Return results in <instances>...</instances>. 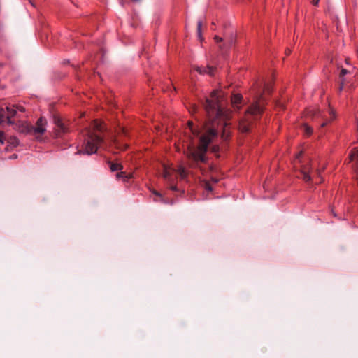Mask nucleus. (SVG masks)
Here are the masks:
<instances>
[{"mask_svg":"<svg viewBox=\"0 0 358 358\" xmlns=\"http://www.w3.org/2000/svg\"><path fill=\"white\" fill-rule=\"evenodd\" d=\"M218 130L212 127H206L205 132L199 138V145L197 147L188 145L187 157L193 163H205L206 162V153L208 145L217 136Z\"/></svg>","mask_w":358,"mask_h":358,"instance_id":"1","label":"nucleus"},{"mask_svg":"<svg viewBox=\"0 0 358 358\" xmlns=\"http://www.w3.org/2000/svg\"><path fill=\"white\" fill-rule=\"evenodd\" d=\"M220 92L213 90L211 92L210 98H207L206 100L205 110L209 119L213 121L224 115V112L220 105Z\"/></svg>","mask_w":358,"mask_h":358,"instance_id":"2","label":"nucleus"},{"mask_svg":"<svg viewBox=\"0 0 358 358\" xmlns=\"http://www.w3.org/2000/svg\"><path fill=\"white\" fill-rule=\"evenodd\" d=\"M262 113V109L258 101H257L255 104L252 105L248 109V110L245 112L244 118L240 121L239 130L242 133L248 132L252 121L256 118V116L260 115Z\"/></svg>","mask_w":358,"mask_h":358,"instance_id":"3","label":"nucleus"},{"mask_svg":"<svg viewBox=\"0 0 358 358\" xmlns=\"http://www.w3.org/2000/svg\"><path fill=\"white\" fill-rule=\"evenodd\" d=\"M103 139L92 131H88V137L85 143L84 149L79 151L78 153L92 155L95 153L102 143Z\"/></svg>","mask_w":358,"mask_h":358,"instance_id":"4","label":"nucleus"},{"mask_svg":"<svg viewBox=\"0 0 358 358\" xmlns=\"http://www.w3.org/2000/svg\"><path fill=\"white\" fill-rule=\"evenodd\" d=\"M47 121L43 117H40L36 124V126L31 127V131L35 134L42 135L46 131Z\"/></svg>","mask_w":358,"mask_h":358,"instance_id":"5","label":"nucleus"},{"mask_svg":"<svg viewBox=\"0 0 358 358\" xmlns=\"http://www.w3.org/2000/svg\"><path fill=\"white\" fill-rule=\"evenodd\" d=\"M54 122L56 126L55 132L57 136H60L62 134H64L67 131L66 127L64 126L60 118L55 117Z\"/></svg>","mask_w":358,"mask_h":358,"instance_id":"6","label":"nucleus"},{"mask_svg":"<svg viewBox=\"0 0 358 358\" xmlns=\"http://www.w3.org/2000/svg\"><path fill=\"white\" fill-rule=\"evenodd\" d=\"M311 166L310 164H304L301 166V173L302 174V178L305 182H309L311 180V176L310 171Z\"/></svg>","mask_w":358,"mask_h":358,"instance_id":"7","label":"nucleus"},{"mask_svg":"<svg viewBox=\"0 0 358 358\" xmlns=\"http://www.w3.org/2000/svg\"><path fill=\"white\" fill-rule=\"evenodd\" d=\"M6 111V117L7 120V122L8 124H13L14 122L11 120L12 117H13L16 115V110L11 107H6V109H4Z\"/></svg>","mask_w":358,"mask_h":358,"instance_id":"8","label":"nucleus"},{"mask_svg":"<svg viewBox=\"0 0 358 358\" xmlns=\"http://www.w3.org/2000/svg\"><path fill=\"white\" fill-rule=\"evenodd\" d=\"M261 86L259 87V89L257 90V89H255V91H256L255 95V101L252 105L255 104L257 101H258L259 106H261L262 109L263 110V106L262 104V102L263 101V94L261 91Z\"/></svg>","mask_w":358,"mask_h":358,"instance_id":"9","label":"nucleus"},{"mask_svg":"<svg viewBox=\"0 0 358 358\" xmlns=\"http://www.w3.org/2000/svg\"><path fill=\"white\" fill-rule=\"evenodd\" d=\"M162 166L163 167V173H162L163 178L165 180H168L169 182H171V169L170 168L169 166H168L165 164H162Z\"/></svg>","mask_w":358,"mask_h":358,"instance_id":"10","label":"nucleus"},{"mask_svg":"<svg viewBox=\"0 0 358 358\" xmlns=\"http://www.w3.org/2000/svg\"><path fill=\"white\" fill-rule=\"evenodd\" d=\"M196 71H198L200 74H204L207 73L210 76H213L214 74V69L212 66H207V67H196Z\"/></svg>","mask_w":358,"mask_h":358,"instance_id":"11","label":"nucleus"},{"mask_svg":"<svg viewBox=\"0 0 358 358\" xmlns=\"http://www.w3.org/2000/svg\"><path fill=\"white\" fill-rule=\"evenodd\" d=\"M133 175L131 173H127L126 172H119L116 174L117 179H122L124 181H127L129 179L131 178Z\"/></svg>","mask_w":358,"mask_h":358,"instance_id":"12","label":"nucleus"},{"mask_svg":"<svg viewBox=\"0 0 358 358\" xmlns=\"http://www.w3.org/2000/svg\"><path fill=\"white\" fill-rule=\"evenodd\" d=\"M242 96L241 94H235L231 98V103L234 107L238 108V104L241 103Z\"/></svg>","mask_w":358,"mask_h":358,"instance_id":"13","label":"nucleus"},{"mask_svg":"<svg viewBox=\"0 0 358 358\" xmlns=\"http://www.w3.org/2000/svg\"><path fill=\"white\" fill-rule=\"evenodd\" d=\"M108 164L111 171H116L118 170H122L123 169L122 165L119 163H113L110 161H108Z\"/></svg>","mask_w":358,"mask_h":358,"instance_id":"14","label":"nucleus"},{"mask_svg":"<svg viewBox=\"0 0 358 358\" xmlns=\"http://www.w3.org/2000/svg\"><path fill=\"white\" fill-rule=\"evenodd\" d=\"M17 125L22 126L20 130L22 132H32V131H31V127L29 126V124L27 122H19Z\"/></svg>","mask_w":358,"mask_h":358,"instance_id":"15","label":"nucleus"},{"mask_svg":"<svg viewBox=\"0 0 358 358\" xmlns=\"http://www.w3.org/2000/svg\"><path fill=\"white\" fill-rule=\"evenodd\" d=\"M177 172L178 173L182 179L185 178L187 175L186 169L182 165H180L178 166Z\"/></svg>","mask_w":358,"mask_h":358,"instance_id":"16","label":"nucleus"},{"mask_svg":"<svg viewBox=\"0 0 358 358\" xmlns=\"http://www.w3.org/2000/svg\"><path fill=\"white\" fill-rule=\"evenodd\" d=\"M350 161H353L358 158V148H355L352 151L349 156Z\"/></svg>","mask_w":358,"mask_h":358,"instance_id":"17","label":"nucleus"},{"mask_svg":"<svg viewBox=\"0 0 358 358\" xmlns=\"http://www.w3.org/2000/svg\"><path fill=\"white\" fill-rule=\"evenodd\" d=\"M92 127H93L94 129L96 130V131H101L103 129V126H102L101 122H100L97 120H94L93 122Z\"/></svg>","mask_w":358,"mask_h":358,"instance_id":"18","label":"nucleus"},{"mask_svg":"<svg viewBox=\"0 0 358 358\" xmlns=\"http://www.w3.org/2000/svg\"><path fill=\"white\" fill-rule=\"evenodd\" d=\"M189 129V131L195 136H198L199 134V131L196 129L193 128V124L192 122H188Z\"/></svg>","mask_w":358,"mask_h":358,"instance_id":"19","label":"nucleus"},{"mask_svg":"<svg viewBox=\"0 0 358 358\" xmlns=\"http://www.w3.org/2000/svg\"><path fill=\"white\" fill-rule=\"evenodd\" d=\"M9 143L13 147H16V146H17L19 145V141H18V139L16 137H11L9 139Z\"/></svg>","mask_w":358,"mask_h":358,"instance_id":"20","label":"nucleus"},{"mask_svg":"<svg viewBox=\"0 0 358 358\" xmlns=\"http://www.w3.org/2000/svg\"><path fill=\"white\" fill-rule=\"evenodd\" d=\"M201 27H202V22L201 21H199L197 22V34H198V37L201 40L202 38V36H201Z\"/></svg>","mask_w":358,"mask_h":358,"instance_id":"21","label":"nucleus"},{"mask_svg":"<svg viewBox=\"0 0 358 358\" xmlns=\"http://www.w3.org/2000/svg\"><path fill=\"white\" fill-rule=\"evenodd\" d=\"M6 118V111L4 109H1L0 112V124L4 122Z\"/></svg>","mask_w":358,"mask_h":358,"instance_id":"22","label":"nucleus"},{"mask_svg":"<svg viewBox=\"0 0 358 358\" xmlns=\"http://www.w3.org/2000/svg\"><path fill=\"white\" fill-rule=\"evenodd\" d=\"M304 130L307 135H310L313 132L312 128L308 127V125H304Z\"/></svg>","mask_w":358,"mask_h":358,"instance_id":"23","label":"nucleus"},{"mask_svg":"<svg viewBox=\"0 0 358 358\" xmlns=\"http://www.w3.org/2000/svg\"><path fill=\"white\" fill-rule=\"evenodd\" d=\"M5 134L3 131H0V144L3 143V141L5 139Z\"/></svg>","mask_w":358,"mask_h":358,"instance_id":"24","label":"nucleus"},{"mask_svg":"<svg viewBox=\"0 0 358 358\" xmlns=\"http://www.w3.org/2000/svg\"><path fill=\"white\" fill-rule=\"evenodd\" d=\"M348 71L345 69H342L340 73V77L343 78L345 74H347Z\"/></svg>","mask_w":358,"mask_h":358,"instance_id":"25","label":"nucleus"},{"mask_svg":"<svg viewBox=\"0 0 358 358\" xmlns=\"http://www.w3.org/2000/svg\"><path fill=\"white\" fill-rule=\"evenodd\" d=\"M227 136H228V134H227V132H226V129H225V128H224V129H223V132H222V138L223 139L226 140V139H227Z\"/></svg>","mask_w":358,"mask_h":358,"instance_id":"26","label":"nucleus"},{"mask_svg":"<svg viewBox=\"0 0 358 358\" xmlns=\"http://www.w3.org/2000/svg\"><path fill=\"white\" fill-rule=\"evenodd\" d=\"M343 87H344V79L342 78L341 80L339 90L341 91Z\"/></svg>","mask_w":358,"mask_h":358,"instance_id":"27","label":"nucleus"},{"mask_svg":"<svg viewBox=\"0 0 358 358\" xmlns=\"http://www.w3.org/2000/svg\"><path fill=\"white\" fill-rule=\"evenodd\" d=\"M234 40H235V38H234V37L232 36H231V38L229 39V41L228 46L231 45L233 44V43L234 42Z\"/></svg>","mask_w":358,"mask_h":358,"instance_id":"28","label":"nucleus"},{"mask_svg":"<svg viewBox=\"0 0 358 358\" xmlns=\"http://www.w3.org/2000/svg\"><path fill=\"white\" fill-rule=\"evenodd\" d=\"M214 39L216 42H220L222 41V38L219 37L218 36H215Z\"/></svg>","mask_w":358,"mask_h":358,"instance_id":"29","label":"nucleus"},{"mask_svg":"<svg viewBox=\"0 0 358 358\" xmlns=\"http://www.w3.org/2000/svg\"><path fill=\"white\" fill-rule=\"evenodd\" d=\"M17 109L21 112H24L25 110L24 108L22 106H17Z\"/></svg>","mask_w":358,"mask_h":358,"instance_id":"30","label":"nucleus"},{"mask_svg":"<svg viewBox=\"0 0 358 358\" xmlns=\"http://www.w3.org/2000/svg\"><path fill=\"white\" fill-rule=\"evenodd\" d=\"M320 0H312V3L315 6L317 5Z\"/></svg>","mask_w":358,"mask_h":358,"instance_id":"31","label":"nucleus"},{"mask_svg":"<svg viewBox=\"0 0 358 358\" xmlns=\"http://www.w3.org/2000/svg\"><path fill=\"white\" fill-rule=\"evenodd\" d=\"M302 155V152H299L297 155H296V159L298 160H299V158L301 157V156Z\"/></svg>","mask_w":358,"mask_h":358,"instance_id":"32","label":"nucleus"},{"mask_svg":"<svg viewBox=\"0 0 358 358\" xmlns=\"http://www.w3.org/2000/svg\"><path fill=\"white\" fill-rule=\"evenodd\" d=\"M170 188L173 191H176L177 189V187L176 185H171Z\"/></svg>","mask_w":358,"mask_h":358,"instance_id":"33","label":"nucleus"},{"mask_svg":"<svg viewBox=\"0 0 358 358\" xmlns=\"http://www.w3.org/2000/svg\"><path fill=\"white\" fill-rule=\"evenodd\" d=\"M218 148L214 147L213 148V152H216Z\"/></svg>","mask_w":358,"mask_h":358,"instance_id":"34","label":"nucleus"},{"mask_svg":"<svg viewBox=\"0 0 358 358\" xmlns=\"http://www.w3.org/2000/svg\"><path fill=\"white\" fill-rule=\"evenodd\" d=\"M320 113V110H317L313 115H317V113Z\"/></svg>","mask_w":358,"mask_h":358,"instance_id":"35","label":"nucleus"},{"mask_svg":"<svg viewBox=\"0 0 358 358\" xmlns=\"http://www.w3.org/2000/svg\"><path fill=\"white\" fill-rule=\"evenodd\" d=\"M325 125H326V123H325V122H324V123H322V127H324Z\"/></svg>","mask_w":358,"mask_h":358,"instance_id":"36","label":"nucleus"},{"mask_svg":"<svg viewBox=\"0 0 358 358\" xmlns=\"http://www.w3.org/2000/svg\"><path fill=\"white\" fill-rule=\"evenodd\" d=\"M289 52H290V50H288L287 51V54H289Z\"/></svg>","mask_w":358,"mask_h":358,"instance_id":"37","label":"nucleus"},{"mask_svg":"<svg viewBox=\"0 0 358 358\" xmlns=\"http://www.w3.org/2000/svg\"><path fill=\"white\" fill-rule=\"evenodd\" d=\"M265 90L266 91H269L270 90L268 89V87H266Z\"/></svg>","mask_w":358,"mask_h":358,"instance_id":"38","label":"nucleus"},{"mask_svg":"<svg viewBox=\"0 0 358 358\" xmlns=\"http://www.w3.org/2000/svg\"><path fill=\"white\" fill-rule=\"evenodd\" d=\"M155 194L156 195L160 196V194H159V193H157V192H155Z\"/></svg>","mask_w":358,"mask_h":358,"instance_id":"39","label":"nucleus"},{"mask_svg":"<svg viewBox=\"0 0 358 358\" xmlns=\"http://www.w3.org/2000/svg\"><path fill=\"white\" fill-rule=\"evenodd\" d=\"M227 127V124L226 123H224V125L223 126V127Z\"/></svg>","mask_w":358,"mask_h":358,"instance_id":"40","label":"nucleus"},{"mask_svg":"<svg viewBox=\"0 0 358 358\" xmlns=\"http://www.w3.org/2000/svg\"><path fill=\"white\" fill-rule=\"evenodd\" d=\"M357 180H358V173H357Z\"/></svg>","mask_w":358,"mask_h":358,"instance_id":"41","label":"nucleus"}]
</instances>
